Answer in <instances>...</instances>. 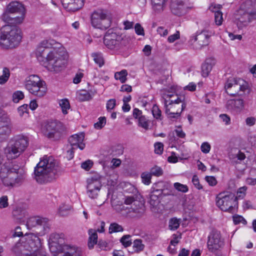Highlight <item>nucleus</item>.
<instances>
[{
	"label": "nucleus",
	"instance_id": "1",
	"mask_svg": "<svg viewBox=\"0 0 256 256\" xmlns=\"http://www.w3.org/2000/svg\"><path fill=\"white\" fill-rule=\"evenodd\" d=\"M36 54L42 65L48 70L56 72L61 71L64 67L68 58L64 51L52 47L47 40L39 44Z\"/></svg>",
	"mask_w": 256,
	"mask_h": 256
},
{
	"label": "nucleus",
	"instance_id": "2",
	"mask_svg": "<svg viewBox=\"0 0 256 256\" xmlns=\"http://www.w3.org/2000/svg\"><path fill=\"white\" fill-rule=\"evenodd\" d=\"M56 160L52 156H45L34 168V178L40 184H45L55 180L58 172Z\"/></svg>",
	"mask_w": 256,
	"mask_h": 256
},
{
	"label": "nucleus",
	"instance_id": "3",
	"mask_svg": "<svg viewBox=\"0 0 256 256\" xmlns=\"http://www.w3.org/2000/svg\"><path fill=\"white\" fill-rule=\"evenodd\" d=\"M0 178L5 186L12 187L22 182L24 171L14 162H5L0 168Z\"/></svg>",
	"mask_w": 256,
	"mask_h": 256
},
{
	"label": "nucleus",
	"instance_id": "4",
	"mask_svg": "<svg viewBox=\"0 0 256 256\" xmlns=\"http://www.w3.org/2000/svg\"><path fill=\"white\" fill-rule=\"evenodd\" d=\"M22 38L20 30L16 26L5 25L0 28V45L4 48H16Z\"/></svg>",
	"mask_w": 256,
	"mask_h": 256
},
{
	"label": "nucleus",
	"instance_id": "5",
	"mask_svg": "<svg viewBox=\"0 0 256 256\" xmlns=\"http://www.w3.org/2000/svg\"><path fill=\"white\" fill-rule=\"evenodd\" d=\"M24 84L26 89L34 96L40 98L46 93V83L38 75L32 74L28 76Z\"/></svg>",
	"mask_w": 256,
	"mask_h": 256
},
{
	"label": "nucleus",
	"instance_id": "6",
	"mask_svg": "<svg viewBox=\"0 0 256 256\" xmlns=\"http://www.w3.org/2000/svg\"><path fill=\"white\" fill-rule=\"evenodd\" d=\"M216 206L222 211L234 212V208H238L237 197L230 192H220L216 198Z\"/></svg>",
	"mask_w": 256,
	"mask_h": 256
},
{
	"label": "nucleus",
	"instance_id": "7",
	"mask_svg": "<svg viewBox=\"0 0 256 256\" xmlns=\"http://www.w3.org/2000/svg\"><path fill=\"white\" fill-rule=\"evenodd\" d=\"M11 144L6 149L7 156L15 158L18 156L27 148L28 140L26 136L22 135L16 136Z\"/></svg>",
	"mask_w": 256,
	"mask_h": 256
},
{
	"label": "nucleus",
	"instance_id": "8",
	"mask_svg": "<svg viewBox=\"0 0 256 256\" xmlns=\"http://www.w3.org/2000/svg\"><path fill=\"white\" fill-rule=\"evenodd\" d=\"M91 24L95 28L106 30L110 26L111 20L103 10H98L91 15Z\"/></svg>",
	"mask_w": 256,
	"mask_h": 256
},
{
	"label": "nucleus",
	"instance_id": "9",
	"mask_svg": "<svg viewBox=\"0 0 256 256\" xmlns=\"http://www.w3.org/2000/svg\"><path fill=\"white\" fill-rule=\"evenodd\" d=\"M212 36V32L206 30L196 32L194 36H192L189 40L190 44L196 50L200 49L202 46L208 44L209 38Z\"/></svg>",
	"mask_w": 256,
	"mask_h": 256
},
{
	"label": "nucleus",
	"instance_id": "10",
	"mask_svg": "<svg viewBox=\"0 0 256 256\" xmlns=\"http://www.w3.org/2000/svg\"><path fill=\"white\" fill-rule=\"evenodd\" d=\"M46 130L47 136L56 140H60L64 132L66 130V127L64 124L58 120L48 122L46 124Z\"/></svg>",
	"mask_w": 256,
	"mask_h": 256
},
{
	"label": "nucleus",
	"instance_id": "11",
	"mask_svg": "<svg viewBox=\"0 0 256 256\" xmlns=\"http://www.w3.org/2000/svg\"><path fill=\"white\" fill-rule=\"evenodd\" d=\"M224 246V241L222 238L220 232L212 230L208 237L207 248L209 252L214 253Z\"/></svg>",
	"mask_w": 256,
	"mask_h": 256
},
{
	"label": "nucleus",
	"instance_id": "12",
	"mask_svg": "<svg viewBox=\"0 0 256 256\" xmlns=\"http://www.w3.org/2000/svg\"><path fill=\"white\" fill-rule=\"evenodd\" d=\"M102 176L96 174L87 180V194L92 199L96 198L100 188Z\"/></svg>",
	"mask_w": 256,
	"mask_h": 256
},
{
	"label": "nucleus",
	"instance_id": "13",
	"mask_svg": "<svg viewBox=\"0 0 256 256\" xmlns=\"http://www.w3.org/2000/svg\"><path fill=\"white\" fill-rule=\"evenodd\" d=\"M170 10L173 14L181 16L188 12V7L184 0H171Z\"/></svg>",
	"mask_w": 256,
	"mask_h": 256
},
{
	"label": "nucleus",
	"instance_id": "14",
	"mask_svg": "<svg viewBox=\"0 0 256 256\" xmlns=\"http://www.w3.org/2000/svg\"><path fill=\"white\" fill-rule=\"evenodd\" d=\"M120 40V36L108 30L104 38V43L108 48L113 50L119 45Z\"/></svg>",
	"mask_w": 256,
	"mask_h": 256
},
{
	"label": "nucleus",
	"instance_id": "15",
	"mask_svg": "<svg viewBox=\"0 0 256 256\" xmlns=\"http://www.w3.org/2000/svg\"><path fill=\"white\" fill-rule=\"evenodd\" d=\"M6 10L12 15L18 14V16H22V21L24 20L26 14V8L22 3L17 1L12 2L7 6Z\"/></svg>",
	"mask_w": 256,
	"mask_h": 256
},
{
	"label": "nucleus",
	"instance_id": "16",
	"mask_svg": "<svg viewBox=\"0 0 256 256\" xmlns=\"http://www.w3.org/2000/svg\"><path fill=\"white\" fill-rule=\"evenodd\" d=\"M48 219L40 216H32L26 222V226L28 229H30L37 226H42L44 230L48 228Z\"/></svg>",
	"mask_w": 256,
	"mask_h": 256
},
{
	"label": "nucleus",
	"instance_id": "17",
	"mask_svg": "<svg viewBox=\"0 0 256 256\" xmlns=\"http://www.w3.org/2000/svg\"><path fill=\"white\" fill-rule=\"evenodd\" d=\"M84 138V134L80 132L71 136L68 140L72 147H74L75 148H79L82 150L86 146L85 144L83 142Z\"/></svg>",
	"mask_w": 256,
	"mask_h": 256
},
{
	"label": "nucleus",
	"instance_id": "18",
	"mask_svg": "<svg viewBox=\"0 0 256 256\" xmlns=\"http://www.w3.org/2000/svg\"><path fill=\"white\" fill-rule=\"evenodd\" d=\"M248 90V86L246 82L242 80L238 79V82L233 86L232 90H228L227 94L232 96H242Z\"/></svg>",
	"mask_w": 256,
	"mask_h": 256
},
{
	"label": "nucleus",
	"instance_id": "19",
	"mask_svg": "<svg viewBox=\"0 0 256 256\" xmlns=\"http://www.w3.org/2000/svg\"><path fill=\"white\" fill-rule=\"evenodd\" d=\"M64 8L68 11L76 12L84 6V0H61Z\"/></svg>",
	"mask_w": 256,
	"mask_h": 256
},
{
	"label": "nucleus",
	"instance_id": "20",
	"mask_svg": "<svg viewBox=\"0 0 256 256\" xmlns=\"http://www.w3.org/2000/svg\"><path fill=\"white\" fill-rule=\"evenodd\" d=\"M145 207L144 204L140 201H136L131 206L129 212L130 216L133 218H140L144 214Z\"/></svg>",
	"mask_w": 256,
	"mask_h": 256
},
{
	"label": "nucleus",
	"instance_id": "21",
	"mask_svg": "<svg viewBox=\"0 0 256 256\" xmlns=\"http://www.w3.org/2000/svg\"><path fill=\"white\" fill-rule=\"evenodd\" d=\"M2 20L7 25L12 26H16V24H20L22 22V16H16L14 15H12L11 13L7 12L6 10V12L3 13L2 16Z\"/></svg>",
	"mask_w": 256,
	"mask_h": 256
},
{
	"label": "nucleus",
	"instance_id": "22",
	"mask_svg": "<svg viewBox=\"0 0 256 256\" xmlns=\"http://www.w3.org/2000/svg\"><path fill=\"white\" fill-rule=\"evenodd\" d=\"M26 235L28 236L27 243L30 248V250L36 252L40 246V238L37 235L33 233H26Z\"/></svg>",
	"mask_w": 256,
	"mask_h": 256
},
{
	"label": "nucleus",
	"instance_id": "23",
	"mask_svg": "<svg viewBox=\"0 0 256 256\" xmlns=\"http://www.w3.org/2000/svg\"><path fill=\"white\" fill-rule=\"evenodd\" d=\"M176 98L174 100H170L168 104V100H164V104L165 108V112L168 116L170 114V110L174 106V104H179L180 102H182L184 100V96H176Z\"/></svg>",
	"mask_w": 256,
	"mask_h": 256
},
{
	"label": "nucleus",
	"instance_id": "24",
	"mask_svg": "<svg viewBox=\"0 0 256 256\" xmlns=\"http://www.w3.org/2000/svg\"><path fill=\"white\" fill-rule=\"evenodd\" d=\"M65 248L66 251L58 255L54 254V256H82V252L80 248L70 246H67Z\"/></svg>",
	"mask_w": 256,
	"mask_h": 256
},
{
	"label": "nucleus",
	"instance_id": "25",
	"mask_svg": "<svg viewBox=\"0 0 256 256\" xmlns=\"http://www.w3.org/2000/svg\"><path fill=\"white\" fill-rule=\"evenodd\" d=\"M168 0H151L152 10L156 14L162 12Z\"/></svg>",
	"mask_w": 256,
	"mask_h": 256
},
{
	"label": "nucleus",
	"instance_id": "26",
	"mask_svg": "<svg viewBox=\"0 0 256 256\" xmlns=\"http://www.w3.org/2000/svg\"><path fill=\"white\" fill-rule=\"evenodd\" d=\"M244 107V101L242 99L229 100L226 104V108L229 110L241 109Z\"/></svg>",
	"mask_w": 256,
	"mask_h": 256
},
{
	"label": "nucleus",
	"instance_id": "27",
	"mask_svg": "<svg viewBox=\"0 0 256 256\" xmlns=\"http://www.w3.org/2000/svg\"><path fill=\"white\" fill-rule=\"evenodd\" d=\"M254 15L248 12H244L238 18V25L240 27L246 26L254 19Z\"/></svg>",
	"mask_w": 256,
	"mask_h": 256
},
{
	"label": "nucleus",
	"instance_id": "28",
	"mask_svg": "<svg viewBox=\"0 0 256 256\" xmlns=\"http://www.w3.org/2000/svg\"><path fill=\"white\" fill-rule=\"evenodd\" d=\"M216 8V6H210V10L214 13V19L215 22L216 24L218 26H220L222 24V13L220 10L222 8V6L220 4H218L216 6L218 8V10H214V8Z\"/></svg>",
	"mask_w": 256,
	"mask_h": 256
},
{
	"label": "nucleus",
	"instance_id": "29",
	"mask_svg": "<svg viewBox=\"0 0 256 256\" xmlns=\"http://www.w3.org/2000/svg\"><path fill=\"white\" fill-rule=\"evenodd\" d=\"M48 243H58L60 244H64L65 243L64 234L63 233H54L50 235Z\"/></svg>",
	"mask_w": 256,
	"mask_h": 256
},
{
	"label": "nucleus",
	"instance_id": "30",
	"mask_svg": "<svg viewBox=\"0 0 256 256\" xmlns=\"http://www.w3.org/2000/svg\"><path fill=\"white\" fill-rule=\"evenodd\" d=\"M49 244V248L50 251L54 254H60L64 253V252L66 251V246L68 245L65 244H60L58 243H56L54 244V243H48Z\"/></svg>",
	"mask_w": 256,
	"mask_h": 256
},
{
	"label": "nucleus",
	"instance_id": "31",
	"mask_svg": "<svg viewBox=\"0 0 256 256\" xmlns=\"http://www.w3.org/2000/svg\"><path fill=\"white\" fill-rule=\"evenodd\" d=\"M88 247L90 249H92L98 242V234L96 230L90 229L88 230Z\"/></svg>",
	"mask_w": 256,
	"mask_h": 256
},
{
	"label": "nucleus",
	"instance_id": "32",
	"mask_svg": "<svg viewBox=\"0 0 256 256\" xmlns=\"http://www.w3.org/2000/svg\"><path fill=\"white\" fill-rule=\"evenodd\" d=\"M11 133V128L8 125L5 124L0 126V142L6 140Z\"/></svg>",
	"mask_w": 256,
	"mask_h": 256
},
{
	"label": "nucleus",
	"instance_id": "33",
	"mask_svg": "<svg viewBox=\"0 0 256 256\" xmlns=\"http://www.w3.org/2000/svg\"><path fill=\"white\" fill-rule=\"evenodd\" d=\"M26 215V212L21 208H16L12 211V216L16 218L22 220Z\"/></svg>",
	"mask_w": 256,
	"mask_h": 256
},
{
	"label": "nucleus",
	"instance_id": "34",
	"mask_svg": "<svg viewBox=\"0 0 256 256\" xmlns=\"http://www.w3.org/2000/svg\"><path fill=\"white\" fill-rule=\"evenodd\" d=\"M208 60H210V59L206 60L202 66V76L204 77L208 76L212 69V65L208 62Z\"/></svg>",
	"mask_w": 256,
	"mask_h": 256
},
{
	"label": "nucleus",
	"instance_id": "35",
	"mask_svg": "<svg viewBox=\"0 0 256 256\" xmlns=\"http://www.w3.org/2000/svg\"><path fill=\"white\" fill-rule=\"evenodd\" d=\"M10 76V70L4 67L2 70V74L0 76V84L2 85L5 84L8 80Z\"/></svg>",
	"mask_w": 256,
	"mask_h": 256
},
{
	"label": "nucleus",
	"instance_id": "36",
	"mask_svg": "<svg viewBox=\"0 0 256 256\" xmlns=\"http://www.w3.org/2000/svg\"><path fill=\"white\" fill-rule=\"evenodd\" d=\"M92 56L94 58V62L102 67L104 64V60L100 52H94L92 54Z\"/></svg>",
	"mask_w": 256,
	"mask_h": 256
},
{
	"label": "nucleus",
	"instance_id": "37",
	"mask_svg": "<svg viewBox=\"0 0 256 256\" xmlns=\"http://www.w3.org/2000/svg\"><path fill=\"white\" fill-rule=\"evenodd\" d=\"M128 72L126 70H122L120 72H116L114 74V78L118 80L122 83H124L126 80Z\"/></svg>",
	"mask_w": 256,
	"mask_h": 256
},
{
	"label": "nucleus",
	"instance_id": "38",
	"mask_svg": "<svg viewBox=\"0 0 256 256\" xmlns=\"http://www.w3.org/2000/svg\"><path fill=\"white\" fill-rule=\"evenodd\" d=\"M144 245L142 244V240L140 239H136L134 240L133 248L135 252H139L144 249Z\"/></svg>",
	"mask_w": 256,
	"mask_h": 256
},
{
	"label": "nucleus",
	"instance_id": "39",
	"mask_svg": "<svg viewBox=\"0 0 256 256\" xmlns=\"http://www.w3.org/2000/svg\"><path fill=\"white\" fill-rule=\"evenodd\" d=\"M124 228L122 226L116 222L110 224L109 226V232L112 234V232H122Z\"/></svg>",
	"mask_w": 256,
	"mask_h": 256
},
{
	"label": "nucleus",
	"instance_id": "40",
	"mask_svg": "<svg viewBox=\"0 0 256 256\" xmlns=\"http://www.w3.org/2000/svg\"><path fill=\"white\" fill-rule=\"evenodd\" d=\"M143 184L146 185H149L151 183L152 176L149 172H142L140 176Z\"/></svg>",
	"mask_w": 256,
	"mask_h": 256
},
{
	"label": "nucleus",
	"instance_id": "41",
	"mask_svg": "<svg viewBox=\"0 0 256 256\" xmlns=\"http://www.w3.org/2000/svg\"><path fill=\"white\" fill-rule=\"evenodd\" d=\"M71 206L65 204H62L59 208L58 212L62 216H66L71 209Z\"/></svg>",
	"mask_w": 256,
	"mask_h": 256
},
{
	"label": "nucleus",
	"instance_id": "42",
	"mask_svg": "<svg viewBox=\"0 0 256 256\" xmlns=\"http://www.w3.org/2000/svg\"><path fill=\"white\" fill-rule=\"evenodd\" d=\"M153 116L157 120H162V112L156 104H154L152 108Z\"/></svg>",
	"mask_w": 256,
	"mask_h": 256
},
{
	"label": "nucleus",
	"instance_id": "43",
	"mask_svg": "<svg viewBox=\"0 0 256 256\" xmlns=\"http://www.w3.org/2000/svg\"><path fill=\"white\" fill-rule=\"evenodd\" d=\"M60 106L62 108V113L64 114H67V110L70 108V103L68 100L66 99L62 100L60 102Z\"/></svg>",
	"mask_w": 256,
	"mask_h": 256
},
{
	"label": "nucleus",
	"instance_id": "44",
	"mask_svg": "<svg viewBox=\"0 0 256 256\" xmlns=\"http://www.w3.org/2000/svg\"><path fill=\"white\" fill-rule=\"evenodd\" d=\"M180 220L176 218H172L169 221L168 227L170 230H176L180 226Z\"/></svg>",
	"mask_w": 256,
	"mask_h": 256
},
{
	"label": "nucleus",
	"instance_id": "45",
	"mask_svg": "<svg viewBox=\"0 0 256 256\" xmlns=\"http://www.w3.org/2000/svg\"><path fill=\"white\" fill-rule=\"evenodd\" d=\"M149 172L152 176L153 175L156 176H159L162 174L163 170L160 167L155 166L150 168V172Z\"/></svg>",
	"mask_w": 256,
	"mask_h": 256
},
{
	"label": "nucleus",
	"instance_id": "46",
	"mask_svg": "<svg viewBox=\"0 0 256 256\" xmlns=\"http://www.w3.org/2000/svg\"><path fill=\"white\" fill-rule=\"evenodd\" d=\"M238 82V80L234 78H228L226 81L224 88L226 92L228 93V90H230L233 87V86L235 84Z\"/></svg>",
	"mask_w": 256,
	"mask_h": 256
},
{
	"label": "nucleus",
	"instance_id": "47",
	"mask_svg": "<svg viewBox=\"0 0 256 256\" xmlns=\"http://www.w3.org/2000/svg\"><path fill=\"white\" fill-rule=\"evenodd\" d=\"M174 186L177 190L184 193H186L188 190V186L186 185L179 182H175L174 184Z\"/></svg>",
	"mask_w": 256,
	"mask_h": 256
},
{
	"label": "nucleus",
	"instance_id": "48",
	"mask_svg": "<svg viewBox=\"0 0 256 256\" xmlns=\"http://www.w3.org/2000/svg\"><path fill=\"white\" fill-rule=\"evenodd\" d=\"M182 104L181 106L180 110V112L178 110H176V112H172L168 116V117L170 118H176L180 116L181 112L185 109L186 107V104L184 102H182Z\"/></svg>",
	"mask_w": 256,
	"mask_h": 256
},
{
	"label": "nucleus",
	"instance_id": "49",
	"mask_svg": "<svg viewBox=\"0 0 256 256\" xmlns=\"http://www.w3.org/2000/svg\"><path fill=\"white\" fill-rule=\"evenodd\" d=\"M138 120V126L142 127L145 130H148V120L144 116H141L140 118H139Z\"/></svg>",
	"mask_w": 256,
	"mask_h": 256
},
{
	"label": "nucleus",
	"instance_id": "50",
	"mask_svg": "<svg viewBox=\"0 0 256 256\" xmlns=\"http://www.w3.org/2000/svg\"><path fill=\"white\" fill-rule=\"evenodd\" d=\"M106 124V118L101 116L98 118V121L94 124V128L98 130L102 129Z\"/></svg>",
	"mask_w": 256,
	"mask_h": 256
},
{
	"label": "nucleus",
	"instance_id": "51",
	"mask_svg": "<svg viewBox=\"0 0 256 256\" xmlns=\"http://www.w3.org/2000/svg\"><path fill=\"white\" fill-rule=\"evenodd\" d=\"M24 94L21 91H16L12 95V100L14 102H18L20 100L23 99Z\"/></svg>",
	"mask_w": 256,
	"mask_h": 256
},
{
	"label": "nucleus",
	"instance_id": "52",
	"mask_svg": "<svg viewBox=\"0 0 256 256\" xmlns=\"http://www.w3.org/2000/svg\"><path fill=\"white\" fill-rule=\"evenodd\" d=\"M130 235H124L120 238V242L124 247L126 248L131 245L132 241L130 240Z\"/></svg>",
	"mask_w": 256,
	"mask_h": 256
},
{
	"label": "nucleus",
	"instance_id": "53",
	"mask_svg": "<svg viewBox=\"0 0 256 256\" xmlns=\"http://www.w3.org/2000/svg\"><path fill=\"white\" fill-rule=\"evenodd\" d=\"M154 152L156 154H162L164 150V144L162 142H156L154 144Z\"/></svg>",
	"mask_w": 256,
	"mask_h": 256
},
{
	"label": "nucleus",
	"instance_id": "54",
	"mask_svg": "<svg viewBox=\"0 0 256 256\" xmlns=\"http://www.w3.org/2000/svg\"><path fill=\"white\" fill-rule=\"evenodd\" d=\"M150 196V204L153 207L156 206L159 202L158 201V197L156 196V195H154L152 194L151 192L149 195Z\"/></svg>",
	"mask_w": 256,
	"mask_h": 256
},
{
	"label": "nucleus",
	"instance_id": "55",
	"mask_svg": "<svg viewBox=\"0 0 256 256\" xmlns=\"http://www.w3.org/2000/svg\"><path fill=\"white\" fill-rule=\"evenodd\" d=\"M233 221L235 224H239L240 222L246 224L247 223L246 220L242 216L239 215L234 216Z\"/></svg>",
	"mask_w": 256,
	"mask_h": 256
},
{
	"label": "nucleus",
	"instance_id": "56",
	"mask_svg": "<svg viewBox=\"0 0 256 256\" xmlns=\"http://www.w3.org/2000/svg\"><path fill=\"white\" fill-rule=\"evenodd\" d=\"M93 164L92 160H87L82 163L81 167L86 170H89L92 168Z\"/></svg>",
	"mask_w": 256,
	"mask_h": 256
},
{
	"label": "nucleus",
	"instance_id": "57",
	"mask_svg": "<svg viewBox=\"0 0 256 256\" xmlns=\"http://www.w3.org/2000/svg\"><path fill=\"white\" fill-rule=\"evenodd\" d=\"M8 206V198L6 196H3L0 198V208H6Z\"/></svg>",
	"mask_w": 256,
	"mask_h": 256
},
{
	"label": "nucleus",
	"instance_id": "58",
	"mask_svg": "<svg viewBox=\"0 0 256 256\" xmlns=\"http://www.w3.org/2000/svg\"><path fill=\"white\" fill-rule=\"evenodd\" d=\"M116 105V100L114 98L110 99L108 100L106 102V110L108 111H110L112 110H113Z\"/></svg>",
	"mask_w": 256,
	"mask_h": 256
},
{
	"label": "nucleus",
	"instance_id": "59",
	"mask_svg": "<svg viewBox=\"0 0 256 256\" xmlns=\"http://www.w3.org/2000/svg\"><path fill=\"white\" fill-rule=\"evenodd\" d=\"M28 110V104H24L18 107V114L20 116H24L25 113L27 114Z\"/></svg>",
	"mask_w": 256,
	"mask_h": 256
},
{
	"label": "nucleus",
	"instance_id": "60",
	"mask_svg": "<svg viewBox=\"0 0 256 256\" xmlns=\"http://www.w3.org/2000/svg\"><path fill=\"white\" fill-rule=\"evenodd\" d=\"M202 152L204 154H208L210 150V145L208 142H203L200 146Z\"/></svg>",
	"mask_w": 256,
	"mask_h": 256
},
{
	"label": "nucleus",
	"instance_id": "61",
	"mask_svg": "<svg viewBox=\"0 0 256 256\" xmlns=\"http://www.w3.org/2000/svg\"><path fill=\"white\" fill-rule=\"evenodd\" d=\"M246 190L247 188L246 186H242L239 188L237 192V199L243 198L246 195Z\"/></svg>",
	"mask_w": 256,
	"mask_h": 256
},
{
	"label": "nucleus",
	"instance_id": "62",
	"mask_svg": "<svg viewBox=\"0 0 256 256\" xmlns=\"http://www.w3.org/2000/svg\"><path fill=\"white\" fill-rule=\"evenodd\" d=\"M192 182L195 187L198 190L202 188V186L200 184L198 178L196 175H194L192 176Z\"/></svg>",
	"mask_w": 256,
	"mask_h": 256
},
{
	"label": "nucleus",
	"instance_id": "63",
	"mask_svg": "<svg viewBox=\"0 0 256 256\" xmlns=\"http://www.w3.org/2000/svg\"><path fill=\"white\" fill-rule=\"evenodd\" d=\"M205 180L211 186H214L217 184L216 178L213 176H206Z\"/></svg>",
	"mask_w": 256,
	"mask_h": 256
},
{
	"label": "nucleus",
	"instance_id": "64",
	"mask_svg": "<svg viewBox=\"0 0 256 256\" xmlns=\"http://www.w3.org/2000/svg\"><path fill=\"white\" fill-rule=\"evenodd\" d=\"M134 29H135L136 33L138 35H142V36L144 35V28L140 24L137 23L136 24L135 26H134Z\"/></svg>",
	"mask_w": 256,
	"mask_h": 256
}]
</instances>
